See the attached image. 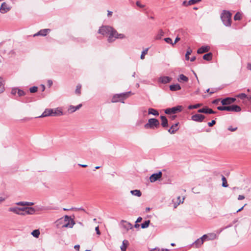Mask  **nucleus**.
Here are the masks:
<instances>
[{
  "label": "nucleus",
  "mask_w": 251,
  "mask_h": 251,
  "mask_svg": "<svg viewBox=\"0 0 251 251\" xmlns=\"http://www.w3.org/2000/svg\"><path fill=\"white\" fill-rule=\"evenodd\" d=\"M98 33L103 35L108 36L107 41L109 43L113 42L116 39H124L126 36L124 34L119 33L112 27L104 25L100 27Z\"/></svg>",
  "instance_id": "f257e3e1"
},
{
  "label": "nucleus",
  "mask_w": 251,
  "mask_h": 251,
  "mask_svg": "<svg viewBox=\"0 0 251 251\" xmlns=\"http://www.w3.org/2000/svg\"><path fill=\"white\" fill-rule=\"evenodd\" d=\"M55 224L57 228H72L75 224V223L74 220L70 216L65 215L63 217L58 219L55 222Z\"/></svg>",
  "instance_id": "f03ea898"
},
{
  "label": "nucleus",
  "mask_w": 251,
  "mask_h": 251,
  "mask_svg": "<svg viewBox=\"0 0 251 251\" xmlns=\"http://www.w3.org/2000/svg\"><path fill=\"white\" fill-rule=\"evenodd\" d=\"M231 14L228 11L224 10L221 15V19L224 25L226 26L231 25Z\"/></svg>",
  "instance_id": "7ed1b4c3"
},
{
  "label": "nucleus",
  "mask_w": 251,
  "mask_h": 251,
  "mask_svg": "<svg viewBox=\"0 0 251 251\" xmlns=\"http://www.w3.org/2000/svg\"><path fill=\"white\" fill-rule=\"evenodd\" d=\"M131 94L130 91L126 93H123L121 94H115L113 96L111 101L112 102H117L118 101L124 103V100L128 98L130 94Z\"/></svg>",
  "instance_id": "20e7f679"
},
{
  "label": "nucleus",
  "mask_w": 251,
  "mask_h": 251,
  "mask_svg": "<svg viewBox=\"0 0 251 251\" xmlns=\"http://www.w3.org/2000/svg\"><path fill=\"white\" fill-rule=\"evenodd\" d=\"M159 121L155 118H151L148 120V123L144 125L146 129H154L159 128Z\"/></svg>",
  "instance_id": "39448f33"
},
{
  "label": "nucleus",
  "mask_w": 251,
  "mask_h": 251,
  "mask_svg": "<svg viewBox=\"0 0 251 251\" xmlns=\"http://www.w3.org/2000/svg\"><path fill=\"white\" fill-rule=\"evenodd\" d=\"M217 109L220 111H228L239 112L241 111V107L237 105H232L230 106H219Z\"/></svg>",
  "instance_id": "423d86ee"
},
{
  "label": "nucleus",
  "mask_w": 251,
  "mask_h": 251,
  "mask_svg": "<svg viewBox=\"0 0 251 251\" xmlns=\"http://www.w3.org/2000/svg\"><path fill=\"white\" fill-rule=\"evenodd\" d=\"M182 106L178 105L171 108H167L165 110V113L167 114H176L178 112L181 111Z\"/></svg>",
  "instance_id": "0eeeda50"
},
{
  "label": "nucleus",
  "mask_w": 251,
  "mask_h": 251,
  "mask_svg": "<svg viewBox=\"0 0 251 251\" xmlns=\"http://www.w3.org/2000/svg\"><path fill=\"white\" fill-rule=\"evenodd\" d=\"M11 6L6 2H3L0 7V12L2 14L7 13L11 9Z\"/></svg>",
  "instance_id": "6e6552de"
},
{
  "label": "nucleus",
  "mask_w": 251,
  "mask_h": 251,
  "mask_svg": "<svg viewBox=\"0 0 251 251\" xmlns=\"http://www.w3.org/2000/svg\"><path fill=\"white\" fill-rule=\"evenodd\" d=\"M205 118V116L200 114H196L191 117L192 120L197 122H202Z\"/></svg>",
  "instance_id": "1a4fd4ad"
},
{
  "label": "nucleus",
  "mask_w": 251,
  "mask_h": 251,
  "mask_svg": "<svg viewBox=\"0 0 251 251\" xmlns=\"http://www.w3.org/2000/svg\"><path fill=\"white\" fill-rule=\"evenodd\" d=\"M8 211L10 212H13L14 213L20 215H25V213H23V212H21L20 211H23V207H10L8 209Z\"/></svg>",
  "instance_id": "9d476101"
},
{
  "label": "nucleus",
  "mask_w": 251,
  "mask_h": 251,
  "mask_svg": "<svg viewBox=\"0 0 251 251\" xmlns=\"http://www.w3.org/2000/svg\"><path fill=\"white\" fill-rule=\"evenodd\" d=\"M162 174L161 172H159L157 173L153 174L150 177V180L151 182H154L160 178L162 177Z\"/></svg>",
  "instance_id": "9b49d317"
},
{
  "label": "nucleus",
  "mask_w": 251,
  "mask_h": 251,
  "mask_svg": "<svg viewBox=\"0 0 251 251\" xmlns=\"http://www.w3.org/2000/svg\"><path fill=\"white\" fill-rule=\"evenodd\" d=\"M199 113H202L205 114H216L217 112L213 111L212 109L209 108L207 106H205L202 108L198 110Z\"/></svg>",
  "instance_id": "f8f14e48"
},
{
  "label": "nucleus",
  "mask_w": 251,
  "mask_h": 251,
  "mask_svg": "<svg viewBox=\"0 0 251 251\" xmlns=\"http://www.w3.org/2000/svg\"><path fill=\"white\" fill-rule=\"evenodd\" d=\"M236 100L235 98H226L222 100L221 103L223 105H229L233 103Z\"/></svg>",
  "instance_id": "ddd939ff"
},
{
  "label": "nucleus",
  "mask_w": 251,
  "mask_h": 251,
  "mask_svg": "<svg viewBox=\"0 0 251 251\" xmlns=\"http://www.w3.org/2000/svg\"><path fill=\"white\" fill-rule=\"evenodd\" d=\"M23 213H25V214H30L32 215L35 213V210L33 207H23Z\"/></svg>",
  "instance_id": "4468645a"
},
{
  "label": "nucleus",
  "mask_w": 251,
  "mask_h": 251,
  "mask_svg": "<svg viewBox=\"0 0 251 251\" xmlns=\"http://www.w3.org/2000/svg\"><path fill=\"white\" fill-rule=\"evenodd\" d=\"M205 240H213L217 238V235L214 233H210L208 234H204L202 236Z\"/></svg>",
  "instance_id": "2eb2a0df"
},
{
  "label": "nucleus",
  "mask_w": 251,
  "mask_h": 251,
  "mask_svg": "<svg viewBox=\"0 0 251 251\" xmlns=\"http://www.w3.org/2000/svg\"><path fill=\"white\" fill-rule=\"evenodd\" d=\"M204 240L203 238V237H201V238L198 239L196 241H195L193 243V246L196 248H198L200 247L203 243Z\"/></svg>",
  "instance_id": "dca6fc26"
},
{
  "label": "nucleus",
  "mask_w": 251,
  "mask_h": 251,
  "mask_svg": "<svg viewBox=\"0 0 251 251\" xmlns=\"http://www.w3.org/2000/svg\"><path fill=\"white\" fill-rule=\"evenodd\" d=\"M171 80V77L166 76H160L158 78V82L163 84L169 83Z\"/></svg>",
  "instance_id": "f3484780"
},
{
  "label": "nucleus",
  "mask_w": 251,
  "mask_h": 251,
  "mask_svg": "<svg viewBox=\"0 0 251 251\" xmlns=\"http://www.w3.org/2000/svg\"><path fill=\"white\" fill-rule=\"evenodd\" d=\"M53 113V109H46L42 114L39 116V118L45 117L47 116H52Z\"/></svg>",
  "instance_id": "a211bd4d"
},
{
  "label": "nucleus",
  "mask_w": 251,
  "mask_h": 251,
  "mask_svg": "<svg viewBox=\"0 0 251 251\" xmlns=\"http://www.w3.org/2000/svg\"><path fill=\"white\" fill-rule=\"evenodd\" d=\"M210 48L208 46H202L197 50V53L198 54H202L208 52L210 50Z\"/></svg>",
  "instance_id": "6ab92c4d"
},
{
  "label": "nucleus",
  "mask_w": 251,
  "mask_h": 251,
  "mask_svg": "<svg viewBox=\"0 0 251 251\" xmlns=\"http://www.w3.org/2000/svg\"><path fill=\"white\" fill-rule=\"evenodd\" d=\"M50 29H41L40 30L39 32H38L37 33L35 34L34 35V36H45L46 35H47V33L50 31Z\"/></svg>",
  "instance_id": "aec40b11"
},
{
  "label": "nucleus",
  "mask_w": 251,
  "mask_h": 251,
  "mask_svg": "<svg viewBox=\"0 0 251 251\" xmlns=\"http://www.w3.org/2000/svg\"><path fill=\"white\" fill-rule=\"evenodd\" d=\"M179 123H177L172 125L171 127L168 129V132L171 134H174L176 131L178 129L177 127Z\"/></svg>",
  "instance_id": "412c9836"
},
{
  "label": "nucleus",
  "mask_w": 251,
  "mask_h": 251,
  "mask_svg": "<svg viewBox=\"0 0 251 251\" xmlns=\"http://www.w3.org/2000/svg\"><path fill=\"white\" fill-rule=\"evenodd\" d=\"M160 119L161 121V125L163 127H167L168 126V121L166 117L164 116H161Z\"/></svg>",
  "instance_id": "4be33fe9"
},
{
  "label": "nucleus",
  "mask_w": 251,
  "mask_h": 251,
  "mask_svg": "<svg viewBox=\"0 0 251 251\" xmlns=\"http://www.w3.org/2000/svg\"><path fill=\"white\" fill-rule=\"evenodd\" d=\"M82 106L81 104H79L78 105L75 106L73 105H70L68 108V111L70 113H73L76 110L79 109Z\"/></svg>",
  "instance_id": "5701e85b"
},
{
  "label": "nucleus",
  "mask_w": 251,
  "mask_h": 251,
  "mask_svg": "<svg viewBox=\"0 0 251 251\" xmlns=\"http://www.w3.org/2000/svg\"><path fill=\"white\" fill-rule=\"evenodd\" d=\"M63 114L62 111L59 108L53 109V113L52 116H58Z\"/></svg>",
  "instance_id": "b1692460"
},
{
  "label": "nucleus",
  "mask_w": 251,
  "mask_h": 251,
  "mask_svg": "<svg viewBox=\"0 0 251 251\" xmlns=\"http://www.w3.org/2000/svg\"><path fill=\"white\" fill-rule=\"evenodd\" d=\"M169 88L170 90L172 91H176L181 89V87L178 84L171 85Z\"/></svg>",
  "instance_id": "393cba45"
},
{
  "label": "nucleus",
  "mask_w": 251,
  "mask_h": 251,
  "mask_svg": "<svg viewBox=\"0 0 251 251\" xmlns=\"http://www.w3.org/2000/svg\"><path fill=\"white\" fill-rule=\"evenodd\" d=\"M16 204L17 205H21V206H32L34 204L33 202H27V201H20L16 203Z\"/></svg>",
  "instance_id": "a878e982"
},
{
  "label": "nucleus",
  "mask_w": 251,
  "mask_h": 251,
  "mask_svg": "<svg viewBox=\"0 0 251 251\" xmlns=\"http://www.w3.org/2000/svg\"><path fill=\"white\" fill-rule=\"evenodd\" d=\"M121 222L125 223V224L123 225V226L127 230L132 228V225L130 223L126 222V221L124 220H122Z\"/></svg>",
  "instance_id": "bb28decb"
},
{
  "label": "nucleus",
  "mask_w": 251,
  "mask_h": 251,
  "mask_svg": "<svg viewBox=\"0 0 251 251\" xmlns=\"http://www.w3.org/2000/svg\"><path fill=\"white\" fill-rule=\"evenodd\" d=\"M130 193L135 196L137 197H141L142 195V193L139 190H134L130 191Z\"/></svg>",
  "instance_id": "cd10ccee"
},
{
  "label": "nucleus",
  "mask_w": 251,
  "mask_h": 251,
  "mask_svg": "<svg viewBox=\"0 0 251 251\" xmlns=\"http://www.w3.org/2000/svg\"><path fill=\"white\" fill-rule=\"evenodd\" d=\"M149 114H152L154 116H158L159 112L156 109L150 108L148 110Z\"/></svg>",
  "instance_id": "c85d7f7f"
},
{
  "label": "nucleus",
  "mask_w": 251,
  "mask_h": 251,
  "mask_svg": "<svg viewBox=\"0 0 251 251\" xmlns=\"http://www.w3.org/2000/svg\"><path fill=\"white\" fill-rule=\"evenodd\" d=\"M212 58V54L211 52H209L207 54H204L203 56V59L206 61H210Z\"/></svg>",
  "instance_id": "c756f323"
},
{
  "label": "nucleus",
  "mask_w": 251,
  "mask_h": 251,
  "mask_svg": "<svg viewBox=\"0 0 251 251\" xmlns=\"http://www.w3.org/2000/svg\"><path fill=\"white\" fill-rule=\"evenodd\" d=\"M179 81H183L187 82L188 80V78L183 74L180 75L178 78Z\"/></svg>",
  "instance_id": "7c9ffc66"
},
{
  "label": "nucleus",
  "mask_w": 251,
  "mask_h": 251,
  "mask_svg": "<svg viewBox=\"0 0 251 251\" xmlns=\"http://www.w3.org/2000/svg\"><path fill=\"white\" fill-rule=\"evenodd\" d=\"M128 241L127 240H124L123 242L122 245L121 246V251H126Z\"/></svg>",
  "instance_id": "2f4dec72"
},
{
  "label": "nucleus",
  "mask_w": 251,
  "mask_h": 251,
  "mask_svg": "<svg viewBox=\"0 0 251 251\" xmlns=\"http://www.w3.org/2000/svg\"><path fill=\"white\" fill-rule=\"evenodd\" d=\"M164 34V31L162 29H160L156 36V39L157 40L161 39V37L163 36Z\"/></svg>",
  "instance_id": "473e14b6"
},
{
  "label": "nucleus",
  "mask_w": 251,
  "mask_h": 251,
  "mask_svg": "<svg viewBox=\"0 0 251 251\" xmlns=\"http://www.w3.org/2000/svg\"><path fill=\"white\" fill-rule=\"evenodd\" d=\"M40 233V231L38 229L34 230L31 232L32 235L36 238H38L39 237Z\"/></svg>",
  "instance_id": "72a5a7b5"
},
{
  "label": "nucleus",
  "mask_w": 251,
  "mask_h": 251,
  "mask_svg": "<svg viewBox=\"0 0 251 251\" xmlns=\"http://www.w3.org/2000/svg\"><path fill=\"white\" fill-rule=\"evenodd\" d=\"M242 17V13L238 12L234 16V20L235 21L241 20Z\"/></svg>",
  "instance_id": "f704fd0d"
},
{
  "label": "nucleus",
  "mask_w": 251,
  "mask_h": 251,
  "mask_svg": "<svg viewBox=\"0 0 251 251\" xmlns=\"http://www.w3.org/2000/svg\"><path fill=\"white\" fill-rule=\"evenodd\" d=\"M150 223V220L146 221L145 222H144L143 223H142L141 225V227L142 228H145L148 227L149 226Z\"/></svg>",
  "instance_id": "c9c22d12"
},
{
  "label": "nucleus",
  "mask_w": 251,
  "mask_h": 251,
  "mask_svg": "<svg viewBox=\"0 0 251 251\" xmlns=\"http://www.w3.org/2000/svg\"><path fill=\"white\" fill-rule=\"evenodd\" d=\"M222 180L223 181L222 186L224 187H227L228 186L227 181L226 177L224 176H222Z\"/></svg>",
  "instance_id": "e433bc0d"
},
{
  "label": "nucleus",
  "mask_w": 251,
  "mask_h": 251,
  "mask_svg": "<svg viewBox=\"0 0 251 251\" xmlns=\"http://www.w3.org/2000/svg\"><path fill=\"white\" fill-rule=\"evenodd\" d=\"M81 85L80 84H78L76 86V89H75V93L76 94H77L78 95H80V94H81Z\"/></svg>",
  "instance_id": "4c0bfd02"
},
{
  "label": "nucleus",
  "mask_w": 251,
  "mask_h": 251,
  "mask_svg": "<svg viewBox=\"0 0 251 251\" xmlns=\"http://www.w3.org/2000/svg\"><path fill=\"white\" fill-rule=\"evenodd\" d=\"M202 105V104L201 103H198L195 105H190L188 106V109H196Z\"/></svg>",
  "instance_id": "58836bf2"
},
{
  "label": "nucleus",
  "mask_w": 251,
  "mask_h": 251,
  "mask_svg": "<svg viewBox=\"0 0 251 251\" xmlns=\"http://www.w3.org/2000/svg\"><path fill=\"white\" fill-rule=\"evenodd\" d=\"M192 52V50L190 48H189L188 49L187 52L186 53V54H185L186 60H188L189 59V55H190Z\"/></svg>",
  "instance_id": "ea45409f"
},
{
  "label": "nucleus",
  "mask_w": 251,
  "mask_h": 251,
  "mask_svg": "<svg viewBox=\"0 0 251 251\" xmlns=\"http://www.w3.org/2000/svg\"><path fill=\"white\" fill-rule=\"evenodd\" d=\"M5 90L4 84L2 81H0V94L3 93Z\"/></svg>",
  "instance_id": "a19ab883"
},
{
  "label": "nucleus",
  "mask_w": 251,
  "mask_h": 251,
  "mask_svg": "<svg viewBox=\"0 0 251 251\" xmlns=\"http://www.w3.org/2000/svg\"><path fill=\"white\" fill-rule=\"evenodd\" d=\"M247 95L244 93H241L236 96V97L239 98L242 100H244L247 98Z\"/></svg>",
  "instance_id": "79ce46f5"
},
{
  "label": "nucleus",
  "mask_w": 251,
  "mask_h": 251,
  "mask_svg": "<svg viewBox=\"0 0 251 251\" xmlns=\"http://www.w3.org/2000/svg\"><path fill=\"white\" fill-rule=\"evenodd\" d=\"M148 51V49H146V50H144L142 52V54L140 56V58L141 59H144L145 58V55L147 54Z\"/></svg>",
  "instance_id": "37998d69"
},
{
  "label": "nucleus",
  "mask_w": 251,
  "mask_h": 251,
  "mask_svg": "<svg viewBox=\"0 0 251 251\" xmlns=\"http://www.w3.org/2000/svg\"><path fill=\"white\" fill-rule=\"evenodd\" d=\"M201 0H190L188 2V5H191L193 4H195L196 3L201 1Z\"/></svg>",
  "instance_id": "c03bdc74"
},
{
  "label": "nucleus",
  "mask_w": 251,
  "mask_h": 251,
  "mask_svg": "<svg viewBox=\"0 0 251 251\" xmlns=\"http://www.w3.org/2000/svg\"><path fill=\"white\" fill-rule=\"evenodd\" d=\"M38 88L36 86H33L29 89L30 93H35L37 91Z\"/></svg>",
  "instance_id": "a18cd8bd"
},
{
  "label": "nucleus",
  "mask_w": 251,
  "mask_h": 251,
  "mask_svg": "<svg viewBox=\"0 0 251 251\" xmlns=\"http://www.w3.org/2000/svg\"><path fill=\"white\" fill-rule=\"evenodd\" d=\"M17 93L19 96H22L25 95V92L20 89H18Z\"/></svg>",
  "instance_id": "49530a36"
},
{
  "label": "nucleus",
  "mask_w": 251,
  "mask_h": 251,
  "mask_svg": "<svg viewBox=\"0 0 251 251\" xmlns=\"http://www.w3.org/2000/svg\"><path fill=\"white\" fill-rule=\"evenodd\" d=\"M164 41H165L166 43H168V44H172V45H173V42H172V39H171L170 38H169V37L165 38L164 39Z\"/></svg>",
  "instance_id": "de8ad7c7"
},
{
  "label": "nucleus",
  "mask_w": 251,
  "mask_h": 251,
  "mask_svg": "<svg viewBox=\"0 0 251 251\" xmlns=\"http://www.w3.org/2000/svg\"><path fill=\"white\" fill-rule=\"evenodd\" d=\"M237 127H232V126H230L228 127V130L230 131H235L237 130Z\"/></svg>",
  "instance_id": "09e8293b"
},
{
  "label": "nucleus",
  "mask_w": 251,
  "mask_h": 251,
  "mask_svg": "<svg viewBox=\"0 0 251 251\" xmlns=\"http://www.w3.org/2000/svg\"><path fill=\"white\" fill-rule=\"evenodd\" d=\"M215 123H216L215 121V120H212V121H211V122L208 123V124H208V126H213L214 125H215Z\"/></svg>",
  "instance_id": "8fccbe9b"
},
{
  "label": "nucleus",
  "mask_w": 251,
  "mask_h": 251,
  "mask_svg": "<svg viewBox=\"0 0 251 251\" xmlns=\"http://www.w3.org/2000/svg\"><path fill=\"white\" fill-rule=\"evenodd\" d=\"M95 230L96 231V233L98 235H100V232L99 230V226H97L95 227Z\"/></svg>",
  "instance_id": "3c124183"
},
{
  "label": "nucleus",
  "mask_w": 251,
  "mask_h": 251,
  "mask_svg": "<svg viewBox=\"0 0 251 251\" xmlns=\"http://www.w3.org/2000/svg\"><path fill=\"white\" fill-rule=\"evenodd\" d=\"M136 5H137L138 6H139V7H140L143 8V7H144V5H143V4H141V3L140 2V1H137L136 2Z\"/></svg>",
  "instance_id": "603ef678"
},
{
  "label": "nucleus",
  "mask_w": 251,
  "mask_h": 251,
  "mask_svg": "<svg viewBox=\"0 0 251 251\" xmlns=\"http://www.w3.org/2000/svg\"><path fill=\"white\" fill-rule=\"evenodd\" d=\"M180 40V38L178 37H176V39L175 40V42L173 43V46L175 44H176L178 41H179Z\"/></svg>",
  "instance_id": "864d4df0"
},
{
  "label": "nucleus",
  "mask_w": 251,
  "mask_h": 251,
  "mask_svg": "<svg viewBox=\"0 0 251 251\" xmlns=\"http://www.w3.org/2000/svg\"><path fill=\"white\" fill-rule=\"evenodd\" d=\"M17 91H18V90L16 88L12 89V90L11 91V94L13 95H15Z\"/></svg>",
  "instance_id": "5fc2aeb1"
},
{
  "label": "nucleus",
  "mask_w": 251,
  "mask_h": 251,
  "mask_svg": "<svg viewBox=\"0 0 251 251\" xmlns=\"http://www.w3.org/2000/svg\"><path fill=\"white\" fill-rule=\"evenodd\" d=\"M220 101V99H216L215 100H214L213 101H212V103L213 104H218L219 102Z\"/></svg>",
  "instance_id": "6e6d98bb"
},
{
  "label": "nucleus",
  "mask_w": 251,
  "mask_h": 251,
  "mask_svg": "<svg viewBox=\"0 0 251 251\" xmlns=\"http://www.w3.org/2000/svg\"><path fill=\"white\" fill-rule=\"evenodd\" d=\"M245 199V197L243 195H239L238 197V200H242L243 199Z\"/></svg>",
  "instance_id": "4d7b16f0"
},
{
  "label": "nucleus",
  "mask_w": 251,
  "mask_h": 251,
  "mask_svg": "<svg viewBox=\"0 0 251 251\" xmlns=\"http://www.w3.org/2000/svg\"><path fill=\"white\" fill-rule=\"evenodd\" d=\"M48 84L49 86V87H50L52 85V81L51 80H48Z\"/></svg>",
  "instance_id": "13d9d810"
},
{
  "label": "nucleus",
  "mask_w": 251,
  "mask_h": 251,
  "mask_svg": "<svg viewBox=\"0 0 251 251\" xmlns=\"http://www.w3.org/2000/svg\"><path fill=\"white\" fill-rule=\"evenodd\" d=\"M142 220V218L141 217H139L136 220V223H140L141 222Z\"/></svg>",
  "instance_id": "bf43d9fd"
},
{
  "label": "nucleus",
  "mask_w": 251,
  "mask_h": 251,
  "mask_svg": "<svg viewBox=\"0 0 251 251\" xmlns=\"http://www.w3.org/2000/svg\"><path fill=\"white\" fill-rule=\"evenodd\" d=\"M246 205H247V204H245L244 205V206H243L241 208H240V209H239L236 211V213H238V212H239L241 211L242 210H243V208H244V206H245Z\"/></svg>",
  "instance_id": "052dcab7"
},
{
  "label": "nucleus",
  "mask_w": 251,
  "mask_h": 251,
  "mask_svg": "<svg viewBox=\"0 0 251 251\" xmlns=\"http://www.w3.org/2000/svg\"><path fill=\"white\" fill-rule=\"evenodd\" d=\"M79 247H80V246H79V245H75V246L74 248H75V249H76V250H77L78 251H79Z\"/></svg>",
  "instance_id": "680f3d73"
},
{
  "label": "nucleus",
  "mask_w": 251,
  "mask_h": 251,
  "mask_svg": "<svg viewBox=\"0 0 251 251\" xmlns=\"http://www.w3.org/2000/svg\"><path fill=\"white\" fill-rule=\"evenodd\" d=\"M195 59H196V57L195 56H193L192 58H191L190 61L191 62H193V61H194L195 60Z\"/></svg>",
  "instance_id": "e2e57ef3"
},
{
  "label": "nucleus",
  "mask_w": 251,
  "mask_h": 251,
  "mask_svg": "<svg viewBox=\"0 0 251 251\" xmlns=\"http://www.w3.org/2000/svg\"><path fill=\"white\" fill-rule=\"evenodd\" d=\"M112 11H108V14H107L108 16H111L112 15Z\"/></svg>",
  "instance_id": "0e129e2a"
},
{
  "label": "nucleus",
  "mask_w": 251,
  "mask_h": 251,
  "mask_svg": "<svg viewBox=\"0 0 251 251\" xmlns=\"http://www.w3.org/2000/svg\"><path fill=\"white\" fill-rule=\"evenodd\" d=\"M5 201V198L0 197V202H1L2 201Z\"/></svg>",
  "instance_id": "69168bd1"
},
{
  "label": "nucleus",
  "mask_w": 251,
  "mask_h": 251,
  "mask_svg": "<svg viewBox=\"0 0 251 251\" xmlns=\"http://www.w3.org/2000/svg\"><path fill=\"white\" fill-rule=\"evenodd\" d=\"M151 251H159V249L158 248H154L152 249Z\"/></svg>",
  "instance_id": "338daca9"
},
{
  "label": "nucleus",
  "mask_w": 251,
  "mask_h": 251,
  "mask_svg": "<svg viewBox=\"0 0 251 251\" xmlns=\"http://www.w3.org/2000/svg\"><path fill=\"white\" fill-rule=\"evenodd\" d=\"M248 69L251 70V64L249 63L248 64Z\"/></svg>",
  "instance_id": "774afa93"
}]
</instances>
